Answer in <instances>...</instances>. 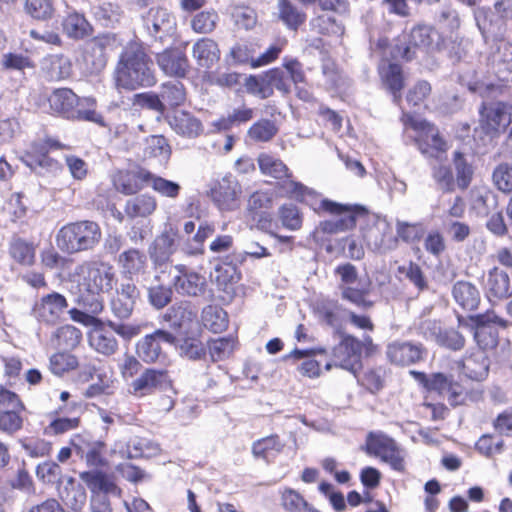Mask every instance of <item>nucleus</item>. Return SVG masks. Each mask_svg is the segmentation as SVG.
Listing matches in <instances>:
<instances>
[{
	"mask_svg": "<svg viewBox=\"0 0 512 512\" xmlns=\"http://www.w3.org/2000/svg\"><path fill=\"white\" fill-rule=\"evenodd\" d=\"M78 276L77 303L87 313L98 314L104 308L103 293L110 292L116 284L112 265L104 261H86L75 267Z\"/></svg>",
	"mask_w": 512,
	"mask_h": 512,
	"instance_id": "f257e3e1",
	"label": "nucleus"
},
{
	"mask_svg": "<svg viewBox=\"0 0 512 512\" xmlns=\"http://www.w3.org/2000/svg\"><path fill=\"white\" fill-rule=\"evenodd\" d=\"M115 87L133 91L156 83L153 62L143 44L131 41L123 48L113 73Z\"/></svg>",
	"mask_w": 512,
	"mask_h": 512,
	"instance_id": "f03ea898",
	"label": "nucleus"
},
{
	"mask_svg": "<svg viewBox=\"0 0 512 512\" xmlns=\"http://www.w3.org/2000/svg\"><path fill=\"white\" fill-rule=\"evenodd\" d=\"M100 226L90 220H82L64 225L56 235L57 247L67 254H77L93 250L100 242Z\"/></svg>",
	"mask_w": 512,
	"mask_h": 512,
	"instance_id": "7ed1b4c3",
	"label": "nucleus"
},
{
	"mask_svg": "<svg viewBox=\"0 0 512 512\" xmlns=\"http://www.w3.org/2000/svg\"><path fill=\"white\" fill-rule=\"evenodd\" d=\"M402 121L405 126H410L417 133L415 143L423 155L440 158V155L446 152L447 143L440 137L438 129L433 124L408 113L403 114Z\"/></svg>",
	"mask_w": 512,
	"mask_h": 512,
	"instance_id": "20e7f679",
	"label": "nucleus"
},
{
	"mask_svg": "<svg viewBox=\"0 0 512 512\" xmlns=\"http://www.w3.org/2000/svg\"><path fill=\"white\" fill-rule=\"evenodd\" d=\"M258 164L261 172L275 179H284L282 189L287 196L299 201H304L306 195L312 194V191L300 182L290 180V172L288 167L280 160L273 156L262 154L258 158Z\"/></svg>",
	"mask_w": 512,
	"mask_h": 512,
	"instance_id": "39448f33",
	"label": "nucleus"
},
{
	"mask_svg": "<svg viewBox=\"0 0 512 512\" xmlns=\"http://www.w3.org/2000/svg\"><path fill=\"white\" fill-rule=\"evenodd\" d=\"M143 28L153 42L164 44L176 30L175 17L166 8L155 6L141 16Z\"/></svg>",
	"mask_w": 512,
	"mask_h": 512,
	"instance_id": "423d86ee",
	"label": "nucleus"
},
{
	"mask_svg": "<svg viewBox=\"0 0 512 512\" xmlns=\"http://www.w3.org/2000/svg\"><path fill=\"white\" fill-rule=\"evenodd\" d=\"M365 451L369 455L379 457L394 470H404V455L398 444L382 433L370 432L366 439Z\"/></svg>",
	"mask_w": 512,
	"mask_h": 512,
	"instance_id": "0eeeda50",
	"label": "nucleus"
},
{
	"mask_svg": "<svg viewBox=\"0 0 512 512\" xmlns=\"http://www.w3.org/2000/svg\"><path fill=\"white\" fill-rule=\"evenodd\" d=\"M441 43L440 33L432 26L418 24L407 35V42L402 47L401 56L407 61L416 56V50L429 53L439 49Z\"/></svg>",
	"mask_w": 512,
	"mask_h": 512,
	"instance_id": "6e6552de",
	"label": "nucleus"
},
{
	"mask_svg": "<svg viewBox=\"0 0 512 512\" xmlns=\"http://www.w3.org/2000/svg\"><path fill=\"white\" fill-rule=\"evenodd\" d=\"M470 320L471 327L474 329V339L483 350L493 348L498 343V330L494 325L503 328L508 326V321L499 317L494 311L471 315Z\"/></svg>",
	"mask_w": 512,
	"mask_h": 512,
	"instance_id": "1a4fd4ad",
	"label": "nucleus"
},
{
	"mask_svg": "<svg viewBox=\"0 0 512 512\" xmlns=\"http://www.w3.org/2000/svg\"><path fill=\"white\" fill-rule=\"evenodd\" d=\"M172 286L175 291L184 297H201L208 287L204 275L192 270L184 264H177L173 267Z\"/></svg>",
	"mask_w": 512,
	"mask_h": 512,
	"instance_id": "9d476101",
	"label": "nucleus"
},
{
	"mask_svg": "<svg viewBox=\"0 0 512 512\" xmlns=\"http://www.w3.org/2000/svg\"><path fill=\"white\" fill-rule=\"evenodd\" d=\"M480 116V124L487 134L504 132L512 124V105L504 102L483 103Z\"/></svg>",
	"mask_w": 512,
	"mask_h": 512,
	"instance_id": "9b49d317",
	"label": "nucleus"
},
{
	"mask_svg": "<svg viewBox=\"0 0 512 512\" xmlns=\"http://www.w3.org/2000/svg\"><path fill=\"white\" fill-rule=\"evenodd\" d=\"M385 354L392 365L407 367L423 361L427 351L421 343L396 340L386 346Z\"/></svg>",
	"mask_w": 512,
	"mask_h": 512,
	"instance_id": "f8f14e48",
	"label": "nucleus"
},
{
	"mask_svg": "<svg viewBox=\"0 0 512 512\" xmlns=\"http://www.w3.org/2000/svg\"><path fill=\"white\" fill-rule=\"evenodd\" d=\"M361 353V342L351 335H345L332 350L334 365L356 376L361 368Z\"/></svg>",
	"mask_w": 512,
	"mask_h": 512,
	"instance_id": "ddd939ff",
	"label": "nucleus"
},
{
	"mask_svg": "<svg viewBox=\"0 0 512 512\" xmlns=\"http://www.w3.org/2000/svg\"><path fill=\"white\" fill-rule=\"evenodd\" d=\"M175 340L176 337L172 333L162 329L155 330L137 341L136 355L146 364L156 363L164 357L161 342L175 344Z\"/></svg>",
	"mask_w": 512,
	"mask_h": 512,
	"instance_id": "4468645a",
	"label": "nucleus"
},
{
	"mask_svg": "<svg viewBox=\"0 0 512 512\" xmlns=\"http://www.w3.org/2000/svg\"><path fill=\"white\" fill-rule=\"evenodd\" d=\"M140 297V291L129 277L120 283L112 296L109 306L112 314L118 319H128Z\"/></svg>",
	"mask_w": 512,
	"mask_h": 512,
	"instance_id": "2eb2a0df",
	"label": "nucleus"
},
{
	"mask_svg": "<svg viewBox=\"0 0 512 512\" xmlns=\"http://www.w3.org/2000/svg\"><path fill=\"white\" fill-rule=\"evenodd\" d=\"M48 102L54 113L66 119H75V117H77V108L79 106H83L84 102L87 106H93L95 104L94 99L91 98L81 100L69 88H58L53 90L48 97Z\"/></svg>",
	"mask_w": 512,
	"mask_h": 512,
	"instance_id": "dca6fc26",
	"label": "nucleus"
},
{
	"mask_svg": "<svg viewBox=\"0 0 512 512\" xmlns=\"http://www.w3.org/2000/svg\"><path fill=\"white\" fill-rule=\"evenodd\" d=\"M172 381L167 370L146 368L138 378L130 384V392L135 396H145L156 390H166Z\"/></svg>",
	"mask_w": 512,
	"mask_h": 512,
	"instance_id": "f3484780",
	"label": "nucleus"
},
{
	"mask_svg": "<svg viewBox=\"0 0 512 512\" xmlns=\"http://www.w3.org/2000/svg\"><path fill=\"white\" fill-rule=\"evenodd\" d=\"M321 208L339 218L321 222V228L326 233H337L352 229L356 225V213L351 206L342 205L327 199L321 201Z\"/></svg>",
	"mask_w": 512,
	"mask_h": 512,
	"instance_id": "a211bd4d",
	"label": "nucleus"
},
{
	"mask_svg": "<svg viewBox=\"0 0 512 512\" xmlns=\"http://www.w3.org/2000/svg\"><path fill=\"white\" fill-rule=\"evenodd\" d=\"M422 329L437 345L451 351H460L465 347V337L456 329L442 328L436 321H425Z\"/></svg>",
	"mask_w": 512,
	"mask_h": 512,
	"instance_id": "6ab92c4d",
	"label": "nucleus"
},
{
	"mask_svg": "<svg viewBox=\"0 0 512 512\" xmlns=\"http://www.w3.org/2000/svg\"><path fill=\"white\" fill-rule=\"evenodd\" d=\"M67 306V300L62 294L52 292L35 303L33 314L40 322L55 324L61 318Z\"/></svg>",
	"mask_w": 512,
	"mask_h": 512,
	"instance_id": "aec40b11",
	"label": "nucleus"
},
{
	"mask_svg": "<svg viewBox=\"0 0 512 512\" xmlns=\"http://www.w3.org/2000/svg\"><path fill=\"white\" fill-rule=\"evenodd\" d=\"M156 62L167 76L183 78L189 70V61L186 53L179 47H169L157 53Z\"/></svg>",
	"mask_w": 512,
	"mask_h": 512,
	"instance_id": "412c9836",
	"label": "nucleus"
},
{
	"mask_svg": "<svg viewBox=\"0 0 512 512\" xmlns=\"http://www.w3.org/2000/svg\"><path fill=\"white\" fill-rule=\"evenodd\" d=\"M364 240L369 249L379 254L397 249L399 241L393 235L387 223L376 224L369 227L364 233Z\"/></svg>",
	"mask_w": 512,
	"mask_h": 512,
	"instance_id": "4be33fe9",
	"label": "nucleus"
},
{
	"mask_svg": "<svg viewBox=\"0 0 512 512\" xmlns=\"http://www.w3.org/2000/svg\"><path fill=\"white\" fill-rule=\"evenodd\" d=\"M240 193L241 187L232 175L224 176L211 189V197L221 210H233L236 208Z\"/></svg>",
	"mask_w": 512,
	"mask_h": 512,
	"instance_id": "5701e85b",
	"label": "nucleus"
},
{
	"mask_svg": "<svg viewBox=\"0 0 512 512\" xmlns=\"http://www.w3.org/2000/svg\"><path fill=\"white\" fill-rule=\"evenodd\" d=\"M274 17L286 29L296 32L306 22L307 14L290 0H278Z\"/></svg>",
	"mask_w": 512,
	"mask_h": 512,
	"instance_id": "b1692460",
	"label": "nucleus"
},
{
	"mask_svg": "<svg viewBox=\"0 0 512 512\" xmlns=\"http://www.w3.org/2000/svg\"><path fill=\"white\" fill-rule=\"evenodd\" d=\"M168 123L176 134L185 138H196L203 132L202 122L188 111H175L168 117Z\"/></svg>",
	"mask_w": 512,
	"mask_h": 512,
	"instance_id": "393cba45",
	"label": "nucleus"
},
{
	"mask_svg": "<svg viewBox=\"0 0 512 512\" xmlns=\"http://www.w3.org/2000/svg\"><path fill=\"white\" fill-rule=\"evenodd\" d=\"M149 177L150 171L146 169L121 171L114 176L113 183L118 192L134 195L147 184Z\"/></svg>",
	"mask_w": 512,
	"mask_h": 512,
	"instance_id": "a878e982",
	"label": "nucleus"
},
{
	"mask_svg": "<svg viewBox=\"0 0 512 512\" xmlns=\"http://www.w3.org/2000/svg\"><path fill=\"white\" fill-rule=\"evenodd\" d=\"M77 403H70L59 407L51 413L53 416L50 423L45 427L44 433L49 436L61 435L71 430L78 428L80 419L78 417L65 416L73 408H76Z\"/></svg>",
	"mask_w": 512,
	"mask_h": 512,
	"instance_id": "bb28decb",
	"label": "nucleus"
},
{
	"mask_svg": "<svg viewBox=\"0 0 512 512\" xmlns=\"http://www.w3.org/2000/svg\"><path fill=\"white\" fill-rule=\"evenodd\" d=\"M176 231L170 227L155 238L149 249L150 258L155 265L167 263L174 252Z\"/></svg>",
	"mask_w": 512,
	"mask_h": 512,
	"instance_id": "cd10ccee",
	"label": "nucleus"
},
{
	"mask_svg": "<svg viewBox=\"0 0 512 512\" xmlns=\"http://www.w3.org/2000/svg\"><path fill=\"white\" fill-rule=\"evenodd\" d=\"M109 41L104 38H94L86 45L84 61L92 73L102 71L107 64V47Z\"/></svg>",
	"mask_w": 512,
	"mask_h": 512,
	"instance_id": "c85d7f7f",
	"label": "nucleus"
},
{
	"mask_svg": "<svg viewBox=\"0 0 512 512\" xmlns=\"http://www.w3.org/2000/svg\"><path fill=\"white\" fill-rule=\"evenodd\" d=\"M192 56L199 67L210 69L219 61L220 50L213 39L201 38L193 44Z\"/></svg>",
	"mask_w": 512,
	"mask_h": 512,
	"instance_id": "c756f323",
	"label": "nucleus"
},
{
	"mask_svg": "<svg viewBox=\"0 0 512 512\" xmlns=\"http://www.w3.org/2000/svg\"><path fill=\"white\" fill-rule=\"evenodd\" d=\"M42 71L50 81H60L72 74L71 60L63 54L49 55L42 61Z\"/></svg>",
	"mask_w": 512,
	"mask_h": 512,
	"instance_id": "7c9ffc66",
	"label": "nucleus"
},
{
	"mask_svg": "<svg viewBox=\"0 0 512 512\" xmlns=\"http://www.w3.org/2000/svg\"><path fill=\"white\" fill-rule=\"evenodd\" d=\"M452 295L456 303L467 311L477 309L480 303L479 290L468 281L456 282L452 289Z\"/></svg>",
	"mask_w": 512,
	"mask_h": 512,
	"instance_id": "2f4dec72",
	"label": "nucleus"
},
{
	"mask_svg": "<svg viewBox=\"0 0 512 512\" xmlns=\"http://www.w3.org/2000/svg\"><path fill=\"white\" fill-rule=\"evenodd\" d=\"M486 288L489 296L504 299L512 296V283L509 275L498 268L492 269L487 277Z\"/></svg>",
	"mask_w": 512,
	"mask_h": 512,
	"instance_id": "473e14b6",
	"label": "nucleus"
},
{
	"mask_svg": "<svg viewBox=\"0 0 512 512\" xmlns=\"http://www.w3.org/2000/svg\"><path fill=\"white\" fill-rule=\"evenodd\" d=\"M157 208L156 199L149 194H141L128 199L124 212L131 219L146 218L154 213Z\"/></svg>",
	"mask_w": 512,
	"mask_h": 512,
	"instance_id": "72a5a7b5",
	"label": "nucleus"
},
{
	"mask_svg": "<svg viewBox=\"0 0 512 512\" xmlns=\"http://www.w3.org/2000/svg\"><path fill=\"white\" fill-rule=\"evenodd\" d=\"M80 479L87 485L93 495L117 494L119 492L116 484L103 472L87 471L80 474Z\"/></svg>",
	"mask_w": 512,
	"mask_h": 512,
	"instance_id": "f704fd0d",
	"label": "nucleus"
},
{
	"mask_svg": "<svg viewBox=\"0 0 512 512\" xmlns=\"http://www.w3.org/2000/svg\"><path fill=\"white\" fill-rule=\"evenodd\" d=\"M64 33L71 39L80 40L91 35L92 26L83 14L70 12L62 21Z\"/></svg>",
	"mask_w": 512,
	"mask_h": 512,
	"instance_id": "c9c22d12",
	"label": "nucleus"
},
{
	"mask_svg": "<svg viewBox=\"0 0 512 512\" xmlns=\"http://www.w3.org/2000/svg\"><path fill=\"white\" fill-rule=\"evenodd\" d=\"M385 87L392 93L393 102L397 105L401 102V90L404 87V77L401 66L395 63L389 64L380 71Z\"/></svg>",
	"mask_w": 512,
	"mask_h": 512,
	"instance_id": "e433bc0d",
	"label": "nucleus"
},
{
	"mask_svg": "<svg viewBox=\"0 0 512 512\" xmlns=\"http://www.w3.org/2000/svg\"><path fill=\"white\" fill-rule=\"evenodd\" d=\"M462 370L472 380L481 381L489 371V360L482 351L471 354L462 362Z\"/></svg>",
	"mask_w": 512,
	"mask_h": 512,
	"instance_id": "4c0bfd02",
	"label": "nucleus"
},
{
	"mask_svg": "<svg viewBox=\"0 0 512 512\" xmlns=\"http://www.w3.org/2000/svg\"><path fill=\"white\" fill-rule=\"evenodd\" d=\"M72 445L76 450V453L84 458L87 465L98 467L105 463L103 457V451L105 444L102 441H87L83 445L76 443V440H72Z\"/></svg>",
	"mask_w": 512,
	"mask_h": 512,
	"instance_id": "58836bf2",
	"label": "nucleus"
},
{
	"mask_svg": "<svg viewBox=\"0 0 512 512\" xmlns=\"http://www.w3.org/2000/svg\"><path fill=\"white\" fill-rule=\"evenodd\" d=\"M89 344L94 350L105 356L114 354L118 349V342L114 335L104 329H94L89 334Z\"/></svg>",
	"mask_w": 512,
	"mask_h": 512,
	"instance_id": "ea45409f",
	"label": "nucleus"
},
{
	"mask_svg": "<svg viewBox=\"0 0 512 512\" xmlns=\"http://www.w3.org/2000/svg\"><path fill=\"white\" fill-rule=\"evenodd\" d=\"M197 317L196 312L190 304L180 302L172 305L164 315V319L170 322L174 328H182L183 326L193 322Z\"/></svg>",
	"mask_w": 512,
	"mask_h": 512,
	"instance_id": "a19ab883",
	"label": "nucleus"
},
{
	"mask_svg": "<svg viewBox=\"0 0 512 512\" xmlns=\"http://www.w3.org/2000/svg\"><path fill=\"white\" fill-rule=\"evenodd\" d=\"M118 263L122 273L131 277L144 269L146 256L137 249H129L119 255Z\"/></svg>",
	"mask_w": 512,
	"mask_h": 512,
	"instance_id": "79ce46f5",
	"label": "nucleus"
},
{
	"mask_svg": "<svg viewBox=\"0 0 512 512\" xmlns=\"http://www.w3.org/2000/svg\"><path fill=\"white\" fill-rule=\"evenodd\" d=\"M204 326L214 333H220L228 327V316L219 306L209 305L202 311Z\"/></svg>",
	"mask_w": 512,
	"mask_h": 512,
	"instance_id": "37998d69",
	"label": "nucleus"
},
{
	"mask_svg": "<svg viewBox=\"0 0 512 512\" xmlns=\"http://www.w3.org/2000/svg\"><path fill=\"white\" fill-rule=\"evenodd\" d=\"M179 352V355L188 360H201L206 357V346L198 338L186 337L180 340H175L174 344Z\"/></svg>",
	"mask_w": 512,
	"mask_h": 512,
	"instance_id": "c03bdc74",
	"label": "nucleus"
},
{
	"mask_svg": "<svg viewBox=\"0 0 512 512\" xmlns=\"http://www.w3.org/2000/svg\"><path fill=\"white\" fill-rule=\"evenodd\" d=\"M160 95L165 107L175 108L184 104L186 90L180 81H168L161 85Z\"/></svg>",
	"mask_w": 512,
	"mask_h": 512,
	"instance_id": "a18cd8bd",
	"label": "nucleus"
},
{
	"mask_svg": "<svg viewBox=\"0 0 512 512\" xmlns=\"http://www.w3.org/2000/svg\"><path fill=\"white\" fill-rule=\"evenodd\" d=\"M81 336V331L76 327L64 325L55 331L53 341L56 348L65 351L75 348L80 343Z\"/></svg>",
	"mask_w": 512,
	"mask_h": 512,
	"instance_id": "49530a36",
	"label": "nucleus"
},
{
	"mask_svg": "<svg viewBox=\"0 0 512 512\" xmlns=\"http://www.w3.org/2000/svg\"><path fill=\"white\" fill-rule=\"evenodd\" d=\"M9 252L11 257L21 265L30 266L35 261V246L21 238L11 242Z\"/></svg>",
	"mask_w": 512,
	"mask_h": 512,
	"instance_id": "de8ad7c7",
	"label": "nucleus"
},
{
	"mask_svg": "<svg viewBox=\"0 0 512 512\" xmlns=\"http://www.w3.org/2000/svg\"><path fill=\"white\" fill-rule=\"evenodd\" d=\"M254 116V111L246 106L234 108L227 116L222 117L217 123L216 127L219 130H229L235 126L247 123Z\"/></svg>",
	"mask_w": 512,
	"mask_h": 512,
	"instance_id": "09e8293b",
	"label": "nucleus"
},
{
	"mask_svg": "<svg viewBox=\"0 0 512 512\" xmlns=\"http://www.w3.org/2000/svg\"><path fill=\"white\" fill-rule=\"evenodd\" d=\"M147 185L162 197L170 199H176L181 191V186L177 182L157 176L151 172Z\"/></svg>",
	"mask_w": 512,
	"mask_h": 512,
	"instance_id": "8fccbe9b",
	"label": "nucleus"
},
{
	"mask_svg": "<svg viewBox=\"0 0 512 512\" xmlns=\"http://www.w3.org/2000/svg\"><path fill=\"white\" fill-rule=\"evenodd\" d=\"M79 365L76 356L58 352L53 354L49 360L50 371L57 376H62L64 373L75 370Z\"/></svg>",
	"mask_w": 512,
	"mask_h": 512,
	"instance_id": "3c124183",
	"label": "nucleus"
},
{
	"mask_svg": "<svg viewBox=\"0 0 512 512\" xmlns=\"http://www.w3.org/2000/svg\"><path fill=\"white\" fill-rule=\"evenodd\" d=\"M281 506L287 512H305L312 508L303 496L292 488H285L281 492Z\"/></svg>",
	"mask_w": 512,
	"mask_h": 512,
	"instance_id": "603ef678",
	"label": "nucleus"
},
{
	"mask_svg": "<svg viewBox=\"0 0 512 512\" xmlns=\"http://www.w3.org/2000/svg\"><path fill=\"white\" fill-rule=\"evenodd\" d=\"M218 21L219 16L216 11H201L192 18L191 27L195 33L209 34L215 30Z\"/></svg>",
	"mask_w": 512,
	"mask_h": 512,
	"instance_id": "864d4df0",
	"label": "nucleus"
},
{
	"mask_svg": "<svg viewBox=\"0 0 512 512\" xmlns=\"http://www.w3.org/2000/svg\"><path fill=\"white\" fill-rule=\"evenodd\" d=\"M277 127L271 120L261 119L248 130V136L255 142H268L277 134Z\"/></svg>",
	"mask_w": 512,
	"mask_h": 512,
	"instance_id": "5fc2aeb1",
	"label": "nucleus"
},
{
	"mask_svg": "<svg viewBox=\"0 0 512 512\" xmlns=\"http://www.w3.org/2000/svg\"><path fill=\"white\" fill-rule=\"evenodd\" d=\"M284 444L281 443L277 435H271L253 443L252 453L256 458H263L268 460L269 453L275 451L279 453L282 451Z\"/></svg>",
	"mask_w": 512,
	"mask_h": 512,
	"instance_id": "6e6d98bb",
	"label": "nucleus"
},
{
	"mask_svg": "<svg viewBox=\"0 0 512 512\" xmlns=\"http://www.w3.org/2000/svg\"><path fill=\"white\" fill-rule=\"evenodd\" d=\"M273 194L268 191H255L247 202L248 212L255 218L257 215L265 214L264 210L272 207Z\"/></svg>",
	"mask_w": 512,
	"mask_h": 512,
	"instance_id": "4d7b16f0",
	"label": "nucleus"
},
{
	"mask_svg": "<svg viewBox=\"0 0 512 512\" xmlns=\"http://www.w3.org/2000/svg\"><path fill=\"white\" fill-rule=\"evenodd\" d=\"M312 30L322 35H340L343 26L332 16L320 15L310 21Z\"/></svg>",
	"mask_w": 512,
	"mask_h": 512,
	"instance_id": "13d9d810",
	"label": "nucleus"
},
{
	"mask_svg": "<svg viewBox=\"0 0 512 512\" xmlns=\"http://www.w3.org/2000/svg\"><path fill=\"white\" fill-rule=\"evenodd\" d=\"M453 162L457 175V184L459 188L466 189L472 180L473 167L466 161L464 155L459 151L454 152Z\"/></svg>",
	"mask_w": 512,
	"mask_h": 512,
	"instance_id": "bf43d9fd",
	"label": "nucleus"
},
{
	"mask_svg": "<svg viewBox=\"0 0 512 512\" xmlns=\"http://www.w3.org/2000/svg\"><path fill=\"white\" fill-rule=\"evenodd\" d=\"M135 104L143 109L152 110L158 113L159 116L164 115L166 107L164 101L161 98L160 93L156 94L153 92L139 93L134 96Z\"/></svg>",
	"mask_w": 512,
	"mask_h": 512,
	"instance_id": "052dcab7",
	"label": "nucleus"
},
{
	"mask_svg": "<svg viewBox=\"0 0 512 512\" xmlns=\"http://www.w3.org/2000/svg\"><path fill=\"white\" fill-rule=\"evenodd\" d=\"M22 161L27 167L38 174L56 172L60 169L59 162L49 157L48 154L38 158L22 157Z\"/></svg>",
	"mask_w": 512,
	"mask_h": 512,
	"instance_id": "680f3d73",
	"label": "nucleus"
},
{
	"mask_svg": "<svg viewBox=\"0 0 512 512\" xmlns=\"http://www.w3.org/2000/svg\"><path fill=\"white\" fill-rule=\"evenodd\" d=\"M400 274L404 275L419 291L428 288V282L420 266L412 261L398 267Z\"/></svg>",
	"mask_w": 512,
	"mask_h": 512,
	"instance_id": "e2e57ef3",
	"label": "nucleus"
},
{
	"mask_svg": "<svg viewBox=\"0 0 512 512\" xmlns=\"http://www.w3.org/2000/svg\"><path fill=\"white\" fill-rule=\"evenodd\" d=\"M173 296V291L171 287L164 286L162 284H158L155 286H151L148 289V299L149 303L155 308V309H162L165 306H167Z\"/></svg>",
	"mask_w": 512,
	"mask_h": 512,
	"instance_id": "0e129e2a",
	"label": "nucleus"
},
{
	"mask_svg": "<svg viewBox=\"0 0 512 512\" xmlns=\"http://www.w3.org/2000/svg\"><path fill=\"white\" fill-rule=\"evenodd\" d=\"M20 446L31 458L44 457L50 454L52 445L42 439L25 438L19 441Z\"/></svg>",
	"mask_w": 512,
	"mask_h": 512,
	"instance_id": "69168bd1",
	"label": "nucleus"
},
{
	"mask_svg": "<svg viewBox=\"0 0 512 512\" xmlns=\"http://www.w3.org/2000/svg\"><path fill=\"white\" fill-rule=\"evenodd\" d=\"M279 218L282 225L289 230H298L302 226L299 209L292 204H284L279 208Z\"/></svg>",
	"mask_w": 512,
	"mask_h": 512,
	"instance_id": "338daca9",
	"label": "nucleus"
},
{
	"mask_svg": "<svg viewBox=\"0 0 512 512\" xmlns=\"http://www.w3.org/2000/svg\"><path fill=\"white\" fill-rule=\"evenodd\" d=\"M499 56H494L499 77L505 79L507 73H512V43H504L498 49Z\"/></svg>",
	"mask_w": 512,
	"mask_h": 512,
	"instance_id": "774afa93",
	"label": "nucleus"
}]
</instances>
